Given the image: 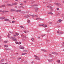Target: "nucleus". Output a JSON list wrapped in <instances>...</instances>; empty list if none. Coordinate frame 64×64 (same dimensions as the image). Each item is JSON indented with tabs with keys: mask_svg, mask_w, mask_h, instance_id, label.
<instances>
[{
	"mask_svg": "<svg viewBox=\"0 0 64 64\" xmlns=\"http://www.w3.org/2000/svg\"><path fill=\"white\" fill-rule=\"evenodd\" d=\"M8 42V41H5L4 42V43H6Z\"/></svg>",
	"mask_w": 64,
	"mask_h": 64,
	"instance_id": "b1692460",
	"label": "nucleus"
},
{
	"mask_svg": "<svg viewBox=\"0 0 64 64\" xmlns=\"http://www.w3.org/2000/svg\"><path fill=\"white\" fill-rule=\"evenodd\" d=\"M5 19V18L4 17H2L0 18V19H1L2 20H3V19Z\"/></svg>",
	"mask_w": 64,
	"mask_h": 64,
	"instance_id": "423d86ee",
	"label": "nucleus"
},
{
	"mask_svg": "<svg viewBox=\"0 0 64 64\" xmlns=\"http://www.w3.org/2000/svg\"><path fill=\"white\" fill-rule=\"evenodd\" d=\"M16 34H14L13 35V37H16L17 36H18L19 34L18 33H16Z\"/></svg>",
	"mask_w": 64,
	"mask_h": 64,
	"instance_id": "f03ea898",
	"label": "nucleus"
},
{
	"mask_svg": "<svg viewBox=\"0 0 64 64\" xmlns=\"http://www.w3.org/2000/svg\"><path fill=\"white\" fill-rule=\"evenodd\" d=\"M33 63H34L33 62H32V64H33Z\"/></svg>",
	"mask_w": 64,
	"mask_h": 64,
	"instance_id": "338daca9",
	"label": "nucleus"
},
{
	"mask_svg": "<svg viewBox=\"0 0 64 64\" xmlns=\"http://www.w3.org/2000/svg\"><path fill=\"white\" fill-rule=\"evenodd\" d=\"M50 14L51 15H53V13L52 12H51Z\"/></svg>",
	"mask_w": 64,
	"mask_h": 64,
	"instance_id": "49530a36",
	"label": "nucleus"
},
{
	"mask_svg": "<svg viewBox=\"0 0 64 64\" xmlns=\"http://www.w3.org/2000/svg\"><path fill=\"white\" fill-rule=\"evenodd\" d=\"M24 33H26V31H24Z\"/></svg>",
	"mask_w": 64,
	"mask_h": 64,
	"instance_id": "de8ad7c7",
	"label": "nucleus"
},
{
	"mask_svg": "<svg viewBox=\"0 0 64 64\" xmlns=\"http://www.w3.org/2000/svg\"><path fill=\"white\" fill-rule=\"evenodd\" d=\"M4 61V60L3 59H2V62H3Z\"/></svg>",
	"mask_w": 64,
	"mask_h": 64,
	"instance_id": "79ce46f5",
	"label": "nucleus"
},
{
	"mask_svg": "<svg viewBox=\"0 0 64 64\" xmlns=\"http://www.w3.org/2000/svg\"><path fill=\"white\" fill-rule=\"evenodd\" d=\"M48 23H49V24H52V22H48Z\"/></svg>",
	"mask_w": 64,
	"mask_h": 64,
	"instance_id": "e433bc0d",
	"label": "nucleus"
},
{
	"mask_svg": "<svg viewBox=\"0 0 64 64\" xmlns=\"http://www.w3.org/2000/svg\"><path fill=\"white\" fill-rule=\"evenodd\" d=\"M6 6V5L5 4H4L3 5H2L0 6V8H1L2 7H5Z\"/></svg>",
	"mask_w": 64,
	"mask_h": 64,
	"instance_id": "9d476101",
	"label": "nucleus"
},
{
	"mask_svg": "<svg viewBox=\"0 0 64 64\" xmlns=\"http://www.w3.org/2000/svg\"><path fill=\"white\" fill-rule=\"evenodd\" d=\"M53 8H50V11L51 12L52 11H53Z\"/></svg>",
	"mask_w": 64,
	"mask_h": 64,
	"instance_id": "412c9836",
	"label": "nucleus"
},
{
	"mask_svg": "<svg viewBox=\"0 0 64 64\" xmlns=\"http://www.w3.org/2000/svg\"><path fill=\"white\" fill-rule=\"evenodd\" d=\"M39 26H43V24H40L39 25Z\"/></svg>",
	"mask_w": 64,
	"mask_h": 64,
	"instance_id": "c756f323",
	"label": "nucleus"
},
{
	"mask_svg": "<svg viewBox=\"0 0 64 64\" xmlns=\"http://www.w3.org/2000/svg\"><path fill=\"white\" fill-rule=\"evenodd\" d=\"M4 10H3V11H2V10H0V12H2V13H4Z\"/></svg>",
	"mask_w": 64,
	"mask_h": 64,
	"instance_id": "5701e85b",
	"label": "nucleus"
},
{
	"mask_svg": "<svg viewBox=\"0 0 64 64\" xmlns=\"http://www.w3.org/2000/svg\"><path fill=\"white\" fill-rule=\"evenodd\" d=\"M26 54H27V53H23L22 54V55H25Z\"/></svg>",
	"mask_w": 64,
	"mask_h": 64,
	"instance_id": "aec40b11",
	"label": "nucleus"
},
{
	"mask_svg": "<svg viewBox=\"0 0 64 64\" xmlns=\"http://www.w3.org/2000/svg\"><path fill=\"white\" fill-rule=\"evenodd\" d=\"M50 6H47V7H48V8H50Z\"/></svg>",
	"mask_w": 64,
	"mask_h": 64,
	"instance_id": "4d7b16f0",
	"label": "nucleus"
},
{
	"mask_svg": "<svg viewBox=\"0 0 64 64\" xmlns=\"http://www.w3.org/2000/svg\"><path fill=\"white\" fill-rule=\"evenodd\" d=\"M50 2H52V0H50Z\"/></svg>",
	"mask_w": 64,
	"mask_h": 64,
	"instance_id": "680f3d73",
	"label": "nucleus"
},
{
	"mask_svg": "<svg viewBox=\"0 0 64 64\" xmlns=\"http://www.w3.org/2000/svg\"><path fill=\"white\" fill-rule=\"evenodd\" d=\"M34 56L35 57H36V58H37V56H36V55H35Z\"/></svg>",
	"mask_w": 64,
	"mask_h": 64,
	"instance_id": "603ef678",
	"label": "nucleus"
},
{
	"mask_svg": "<svg viewBox=\"0 0 64 64\" xmlns=\"http://www.w3.org/2000/svg\"><path fill=\"white\" fill-rule=\"evenodd\" d=\"M38 39H40V37L38 36Z\"/></svg>",
	"mask_w": 64,
	"mask_h": 64,
	"instance_id": "bf43d9fd",
	"label": "nucleus"
},
{
	"mask_svg": "<svg viewBox=\"0 0 64 64\" xmlns=\"http://www.w3.org/2000/svg\"><path fill=\"white\" fill-rule=\"evenodd\" d=\"M17 4V3L16 2H15V3H13L12 4V5H16Z\"/></svg>",
	"mask_w": 64,
	"mask_h": 64,
	"instance_id": "f8f14e48",
	"label": "nucleus"
},
{
	"mask_svg": "<svg viewBox=\"0 0 64 64\" xmlns=\"http://www.w3.org/2000/svg\"><path fill=\"white\" fill-rule=\"evenodd\" d=\"M22 37H24V38H25L26 39L27 38V37L26 36H24L23 35H22Z\"/></svg>",
	"mask_w": 64,
	"mask_h": 64,
	"instance_id": "6e6552de",
	"label": "nucleus"
},
{
	"mask_svg": "<svg viewBox=\"0 0 64 64\" xmlns=\"http://www.w3.org/2000/svg\"><path fill=\"white\" fill-rule=\"evenodd\" d=\"M4 64H8V63H7V62H6V63H5Z\"/></svg>",
	"mask_w": 64,
	"mask_h": 64,
	"instance_id": "13d9d810",
	"label": "nucleus"
},
{
	"mask_svg": "<svg viewBox=\"0 0 64 64\" xmlns=\"http://www.w3.org/2000/svg\"><path fill=\"white\" fill-rule=\"evenodd\" d=\"M4 13H6V12H9L8 11H6L4 10Z\"/></svg>",
	"mask_w": 64,
	"mask_h": 64,
	"instance_id": "393cba45",
	"label": "nucleus"
},
{
	"mask_svg": "<svg viewBox=\"0 0 64 64\" xmlns=\"http://www.w3.org/2000/svg\"><path fill=\"white\" fill-rule=\"evenodd\" d=\"M5 21H9V22H10V23H11V20H9V19H6L4 20Z\"/></svg>",
	"mask_w": 64,
	"mask_h": 64,
	"instance_id": "7ed1b4c3",
	"label": "nucleus"
},
{
	"mask_svg": "<svg viewBox=\"0 0 64 64\" xmlns=\"http://www.w3.org/2000/svg\"><path fill=\"white\" fill-rule=\"evenodd\" d=\"M32 17H34V15H32Z\"/></svg>",
	"mask_w": 64,
	"mask_h": 64,
	"instance_id": "864d4df0",
	"label": "nucleus"
},
{
	"mask_svg": "<svg viewBox=\"0 0 64 64\" xmlns=\"http://www.w3.org/2000/svg\"><path fill=\"white\" fill-rule=\"evenodd\" d=\"M20 49H24V48L22 46H20Z\"/></svg>",
	"mask_w": 64,
	"mask_h": 64,
	"instance_id": "0eeeda50",
	"label": "nucleus"
},
{
	"mask_svg": "<svg viewBox=\"0 0 64 64\" xmlns=\"http://www.w3.org/2000/svg\"><path fill=\"white\" fill-rule=\"evenodd\" d=\"M8 38H10V34H8Z\"/></svg>",
	"mask_w": 64,
	"mask_h": 64,
	"instance_id": "a878e982",
	"label": "nucleus"
},
{
	"mask_svg": "<svg viewBox=\"0 0 64 64\" xmlns=\"http://www.w3.org/2000/svg\"><path fill=\"white\" fill-rule=\"evenodd\" d=\"M57 62L58 63H60V60H58Z\"/></svg>",
	"mask_w": 64,
	"mask_h": 64,
	"instance_id": "2f4dec72",
	"label": "nucleus"
},
{
	"mask_svg": "<svg viewBox=\"0 0 64 64\" xmlns=\"http://www.w3.org/2000/svg\"><path fill=\"white\" fill-rule=\"evenodd\" d=\"M36 20H38V18H36Z\"/></svg>",
	"mask_w": 64,
	"mask_h": 64,
	"instance_id": "5fc2aeb1",
	"label": "nucleus"
},
{
	"mask_svg": "<svg viewBox=\"0 0 64 64\" xmlns=\"http://www.w3.org/2000/svg\"><path fill=\"white\" fill-rule=\"evenodd\" d=\"M28 22L29 23H30V20H28Z\"/></svg>",
	"mask_w": 64,
	"mask_h": 64,
	"instance_id": "473e14b6",
	"label": "nucleus"
},
{
	"mask_svg": "<svg viewBox=\"0 0 64 64\" xmlns=\"http://www.w3.org/2000/svg\"><path fill=\"white\" fill-rule=\"evenodd\" d=\"M49 56H51V55L49 54Z\"/></svg>",
	"mask_w": 64,
	"mask_h": 64,
	"instance_id": "0e129e2a",
	"label": "nucleus"
},
{
	"mask_svg": "<svg viewBox=\"0 0 64 64\" xmlns=\"http://www.w3.org/2000/svg\"><path fill=\"white\" fill-rule=\"evenodd\" d=\"M60 15V14L59 13L58 14V15Z\"/></svg>",
	"mask_w": 64,
	"mask_h": 64,
	"instance_id": "774afa93",
	"label": "nucleus"
},
{
	"mask_svg": "<svg viewBox=\"0 0 64 64\" xmlns=\"http://www.w3.org/2000/svg\"><path fill=\"white\" fill-rule=\"evenodd\" d=\"M15 22H15V21H13L12 22V23H15Z\"/></svg>",
	"mask_w": 64,
	"mask_h": 64,
	"instance_id": "72a5a7b5",
	"label": "nucleus"
},
{
	"mask_svg": "<svg viewBox=\"0 0 64 64\" xmlns=\"http://www.w3.org/2000/svg\"><path fill=\"white\" fill-rule=\"evenodd\" d=\"M57 10H59V8H57Z\"/></svg>",
	"mask_w": 64,
	"mask_h": 64,
	"instance_id": "e2e57ef3",
	"label": "nucleus"
},
{
	"mask_svg": "<svg viewBox=\"0 0 64 64\" xmlns=\"http://www.w3.org/2000/svg\"><path fill=\"white\" fill-rule=\"evenodd\" d=\"M10 39H11V38L13 39L12 40H13L14 41H17V40L15 39H16V38H13L11 36L10 37Z\"/></svg>",
	"mask_w": 64,
	"mask_h": 64,
	"instance_id": "f257e3e1",
	"label": "nucleus"
},
{
	"mask_svg": "<svg viewBox=\"0 0 64 64\" xmlns=\"http://www.w3.org/2000/svg\"><path fill=\"white\" fill-rule=\"evenodd\" d=\"M36 59H37V60H40V58H39L38 57H36L35 58Z\"/></svg>",
	"mask_w": 64,
	"mask_h": 64,
	"instance_id": "2eb2a0df",
	"label": "nucleus"
},
{
	"mask_svg": "<svg viewBox=\"0 0 64 64\" xmlns=\"http://www.w3.org/2000/svg\"><path fill=\"white\" fill-rule=\"evenodd\" d=\"M45 35H46L45 34H42L41 35L42 37H43V36H45Z\"/></svg>",
	"mask_w": 64,
	"mask_h": 64,
	"instance_id": "7c9ffc66",
	"label": "nucleus"
},
{
	"mask_svg": "<svg viewBox=\"0 0 64 64\" xmlns=\"http://www.w3.org/2000/svg\"><path fill=\"white\" fill-rule=\"evenodd\" d=\"M18 44H21V42H20L19 43L18 42Z\"/></svg>",
	"mask_w": 64,
	"mask_h": 64,
	"instance_id": "3c124183",
	"label": "nucleus"
},
{
	"mask_svg": "<svg viewBox=\"0 0 64 64\" xmlns=\"http://www.w3.org/2000/svg\"><path fill=\"white\" fill-rule=\"evenodd\" d=\"M19 8H22V9H24V7L22 6H20V7H19Z\"/></svg>",
	"mask_w": 64,
	"mask_h": 64,
	"instance_id": "a211bd4d",
	"label": "nucleus"
},
{
	"mask_svg": "<svg viewBox=\"0 0 64 64\" xmlns=\"http://www.w3.org/2000/svg\"><path fill=\"white\" fill-rule=\"evenodd\" d=\"M42 51H44V52H47V51H46V50H41Z\"/></svg>",
	"mask_w": 64,
	"mask_h": 64,
	"instance_id": "4468645a",
	"label": "nucleus"
},
{
	"mask_svg": "<svg viewBox=\"0 0 64 64\" xmlns=\"http://www.w3.org/2000/svg\"><path fill=\"white\" fill-rule=\"evenodd\" d=\"M20 27L21 28H24V27H23V26H20Z\"/></svg>",
	"mask_w": 64,
	"mask_h": 64,
	"instance_id": "bb28decb",
	"label": "nucleus"
},
{
	"mask_svg": "<svg viewBox=\"0 0 64 64\" xmlns=\"http://www.w3.org/2000/svg\"><path fill=\"white\" fill-rule=\"evenodd\" d=\"M15 43H16V44H18V42H16Z\"/></svg>",
	"mask_w": 64,
	"mask_h": 64,
	"instance_id": "4c0bfd02",
	"label": "nucleus"
},
{
	"mask_svg": "<svg viewBox=\"0 0 64 64\" xmlns=\"http://www.w3.org/2000/svg\"><path fill=\"white\" fill-rule=\"evenodd\" d=\"M60 34H62V33H63V32H60Z\"/></svg>",
	"mask_w": 64,
	"mask_h": 64,
	"instance_id": "58836bf2",
	"label": "nucleus"
},
{
	"mask_svg": "<svg viewBox=\"0 0 64 64\" xmlns=\"http://www.w3.org/2000/svg\"><path fill=\"white\" fill-rule=\"evenodd\" d=\"M23 52H26L27 50H24L23 51Z\"/></svg>",
	"mask_w": 64,
	"mask_h": 64,
	"instance_id": "cd10ccee",
	"label": "nucleus"
},
{
	"mask_svg": "<svg viewBox=\"0 0 64 64\" xmlns=\"http://www.w3.org/2000/svg\"><path fill=\"white\" fill-rule=\"evenodd\" d=\"M49 62H52V61H53V60L52 59L51 60H48Z\"/></svg>",
	"mask_w": 64,
	"mask_h": 64,
	"instance_id": "1a4fd4ad",
	"label": "nucleus"
},
{
	"mask_svg": "<svg viewBox=\"0 0 64 64\" xmlns=\"http://www.w3.org/2000/svg\"><path fill=\"white\" fill-rule=\"evenodd\" d=\"M38 18V20H39V19H40V18Z\"/></svg>",
	"mask_w": 64,
	"mask_h": 64,
	"instance_id": "a18cd8bd",
	"label": "nucleus"
},
{
	"mask_svg": "<svg viewBox=\"0 0 64 64\" xmlns=\"http://www.w3.org/2000/svg\"><path fill=\"white\" fill-rule=\"evenodd\" d=\"M20 5H23V4H20Z\"/></svg>",
	"mask_w": 64,
	"mask_h": 64,
	"instance_id": "052dcab7",
	"label": "nucleus"
},
{
	"mask_svg": "<svg viewBox=\"0 0 64 64\" xmlns=\"http://www.w3.org/2000/svg\"><path fill=\"white\" fill-rule=\"evenodd\" d=\"M7 5V6H12V5L9 4H8Z\"/></svg>",
	"mask_w": 64,
	"mask_h": 64,
	"instance_id": "ddd939ff",
	"label": "nucleus"
},
{
	"mask_svg": "<svg viewBox=\"0 0 64 64\" xmlns=\"http://www.w3.org/2000/svg\"><path fill=\"white\" fill-rule=\"evenodd\" d=\"M43 27H47V26L46 24H45L43 26Z\"/></svg>",
	"mask_w": 64,
	"mask_h": 64,
	"instance_id": "dca6fc26",
	"label": "nucleus"
},
{
	"mask_svg": "<svg viewBox=\"0 0 64 64\" xmlns=\"http://www.w3.org/2000/svg\"><path fill=\"white\" fill-rule=\"evenodd\" d=\"M56 55H58V54L57 52H55V54Z\"/></svg>",
	"mask_w": 64,
	"mask_h": 64,
	"instance_id": "c85d7f7f",
	"label": "nucleus"
},
{
	"mask_svg": "<svg viewBox=\"0 0 64 64\" xmlns=\"http://www.w3.org/2000/svg\"><path fill=\"white\" fill-rule=\"evenodd\" d=\"M21 10H18V11L19 12H21Z\"/></svg>",
	"mask_w": 64,
	"mask_h": 64,
	"instance_id": "c03bdc74",
	"label": "nucleus"
},
{
	"mask_svg": "<svg viewBox=\"0 0 64 64\" xmlns=\"http://www.w3.org/2000/svg\"><path fill=\"white\" fill-rule=\"evenodd\" d=\"M34 38H31V40H32V41H34Z\"/></svg>",
	"mask_w": 64,
	"mask_h": 64,
	"instance_id": "4be33fe9",
	"label": "nucleus"
},
{
	"mask_svg": "<svg viewBox=\"0 0 64 64\" xmlns=\"http://www.w3.org/2000/svg\"><path fill=\"white\" fill-rule=\"evenodd\" d=\"M51 14V12H49L48 14H48Z\"/></svg>",
	"mask_w": 64,
	"mask_h": 64,
	"instance_id": "ea45409f",
	"label": "nucleus"
},
{
	"mask_svg": "<svg viewBox=\"0 0 64 64\" xmlns=\"http://www.w3.org/2000/svg\"><path fill=\"white\" fill-rule=\"evenodd\" d=\"M16 11V12H18V10H16V11Z\"/></svg>",
	"mask_w": 64,
	"mask_h": 64,
	"instance_id": "37998d69",
	"label": "nucleus"
},
{
	"mask_svg": "<svg viewBox=\"0 0 64 64\" xmlns=\"http://www.w3.org/2000/svg\"><path fill=\"white\" fill-rule=\"evenodd\" d=\"M54 4H55L56 5H58V6H59V4L55 2L54 3Z\"/></svg>",
	"mask_w": 64,
	"mask_h": 64,
	"instance_id": "f3484780",
	"label": "nucleus"
},
{
	"mask_svg": "<svg viewBox=\"0 0 64 64\" xmlns=\"http://www.w3.org/2000/svg\"><path fill=\"white\" fill-rule=\"evenodd\" d=\"M64 14H62V16H64Z\"/></svg>",
	"mask_w": 64,
	"mask_h": 64,
	"instance_id": "6e6d98bb",
	"label": "nucleus"
},
{
	"mask_svg": "<svg viewBox=\"0 0 64 64\" xmlns=\"http://www.w3.org/2000/svg\"><path fill=\"white\" fill-rule=\"evenodd\" d=\"M4 46L5 47H8V46L7 45H4Z\"/></svg>",
	"mask_w": 64,
	"mask_h": 64,
	"instance_id": "6ab92c4d",
	"label": "nucleus"
},
{
	"mask_svg": "<svg viewBox=\"0 0 64 64\" xmlns=\"http://www.w3.org/2000/svg\"><path fill=\"white\" fill-rule=\"evenodd\" d=\"M40 20H42V21H44V19L41 18H40Z\"/></svg>",
	"mask_w": 64,
	"mask_h": 64,
	"instance_id": "c9c22d12",
	"label": "nucleus"
},
{
	"mask_svg": "<svg viewBox=\"0 0 64 64\" xmlns=\"http://www.w3.org/2000/svg\"><path fill=\"white\" fill-rule=\"evenodd\" d=\"M21 59V57H19L18 58V59Z\"/></svg>",
	"mask_w": 64,
	"mask_h": 64,
	"instance_id": "8fccbe9b",
	"label": "nucleus"
},
{
	"mask_svg": "<svg viewBox=\"0 0 64 64\" xmlns=\"http://www.w3.org/2000/svg\"><path fill=\"white\" fill-rule=\"evenodd\" d=\"M17 6H15V8H17Z\"/></svg>",
	"mask_w": 64,
	"mask_h": 64,
	"instance_id": "69168bd1",
	"label": "nucleus"
},
{
	"mask_svg": "<svg viewBox=\"0 0 64 64\" xmlns=\"http://www.w3.org/2000/svg\"><path fill=\"white\" fill-rule=\"evenodd\" d=\"M62 20L61 19H59V20H58L57 21V23H59H59H61V22H62Z\"/></svg>",
	"mask_w": 64,
	"mask_h": 64,
	"instance_id": "20e7f679",
	"label": "nucleus"
},
{
	"mask_svg": "<svg viewBox=\"0 0 64 64\" xmlns=\"http://www.w3.org/2000/svg\"><path fill=\"white\" fill-rule=\"evenodd\" d=\"M59 32H60L58 30V31H57V33H59Z\"/></svg>",
	"mask_w": 64,
	"mask_h": 64,
	"instance_id": "a19ab883",
	"label": "nucleus"
},
{
	"mask_svg": "<svg viewBox=\"0 0 64 64\" xmlns=\"http://www.w3.org/2000/svg\"><path fill=\"white\" fill-rule=\"evenodd\" d=\"M55 52H52V54H55Z\"/></svg>",
	"mask_w": 64,
	"mask_h": 64,
	"instance_id": "f704fd0d",
	"label": "nucleus"
},
{
	"mask_svg": "<svg viewBox=\"0 0 64 64\" xmlns=\"http://www.w3.org/2000/svg\"><path fill=\"white\" fill-rule=\"evenodd\" d=\"M10 11H11L12 12V11H16V10L11 9L10 10Z\"/></svg>",
	"mask_w": 64,
	"mask_h": 64,
	"instance_id": "9b49d317",
	"label": "nucleus"
},
{
	"mask_svg": "<svg viewBox=\"0 0 64 64\" xmlns=\"http://www.w3.org/2000/svg\"><path fill=\"white\" fill-rule=\"evenodd\" d=\"M34 6H38V5H37V4H34Z\"/></svg>",
	"mask_w": 64,
	"mask_h": 64,
	"instance_id": "09e8293b",
	"label": "nucleus"
},
{
	"mask_svg": "<svg viewBox=\"0 0 64 64\" xmlns=\"http://www.w3.org/2000/svg\"><path fill=\"white\" fill-rule=\"evenodd\" d=\"M30 15H26V16H24V17L26 18H28V17H30Z\"/></svg>",
	"mask_w": 64,
	"mask_h": 64,
	"instance_id": "39448f33",
	"label": "nucleus"
}]
</instances>
